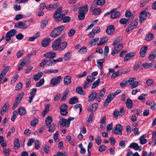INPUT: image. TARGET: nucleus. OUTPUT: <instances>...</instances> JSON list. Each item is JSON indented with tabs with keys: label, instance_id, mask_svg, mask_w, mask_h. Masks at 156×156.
<instances>
[{
	"label": "nucleus",
	"instance_id": "1",
	"mask_svg": "<svg viewBox=\"0 0 156 156\" xmlns=\"http://www.w3.org/2000/svg\"><path fill=\"white\" fill-rule=\"evenodd\" d=\"M74 119L73 117H69L68 119H66L64 118L60 119L59 123L60 127H68L70 124V121Z\"/></svg>",
	"mask_w": 156,
	"mask_h": 156
},
{
	"label": "nucleus",
	"instance_id": "2",
	"mask_svg": "<svg viewBox=\"0 0 156 156\" xmlns=\"http://www.w3.org/2000/svg\"><path fill=\"white\" fill-rule=\"evenodd\" d=\"M65 28V27L62 25L55 28L51 32L50 36L53 37H57L61 34V32L64 30Z\"/></svg>",
	"mask_w": 156,
	"mask_h": 156
},
{
	"label": "nucleus",
	"instance_id": "3",
	"mask_svg": "<svg viewBox=\"0 0 156 156\" xmlns=\"http://www.w3.org/2000/svg\"><path fill=\"white\" fill-rule=\"evenodd\" d=\"M62 80V77L61 76L54 77L51 80L50 84L53 87L56 86L60 83Z\"/></svg>",
	"mask_w": 156,
	"mask_h": 156
},
{
	"label": "nucleus",
	"instance_id": "4",
	"mask_svg": "<svg viewBox=\"0 0 156 156\" xmlns=\"http://www.w3.org/2000/svg\"><path fill=\"white\" fill-rule=\"evenodd\" d=\"M105 3V0H94L91 5L90 10L91 11L98 5H102Z\"/></svg>",
	"mask_w": 156,
	"mask_h": 156
},
{
	"label": "nucleus",
	"instance_id": "5",
	"mask_svg": "<svg viewBox=\"0 0 156 156\" xmlns=\"http://www.w3.org/2000/svg\"><path fill=\"white\" fill-rule=\"evenodd\" d=\"M17 33V31L15 29H13L9 31L6 34L5 40L9 41L11 39V37L15 36Z\"/></svg>",
	"mask_w": 156,
	"mask_h": 156
},
{
	"label": "nucleus",
	"instance_id": "6",
	"mask_svg": "<svg viewBox=\"0 0 156 156\" xmlns=\"http://www.w3.org/2000/svg\"><path fill=\"white\" fill-rule=\"evenodd\" d=\"M61 37L54 41L52 44V47L54 51H59L60 43L61 41Z\"/></svg>",
	"mask_w": 156,
	"mask_h": 156
},
{
	"label": "nucleus",
	"instance_id": "7",
	"mask_svg": "<svg viewBox=\"0 0 156 156\" xmlns=\"http://www.w3.org/2000/svg\"><path fill=\"white\" fill-rule=\"evenodd\" d=\"M122 127L119 124L116 125L115 129L112 130V132L115 134L121 135L122 134Z\"/></svg>",
	"mask_w": 156,
	"mask_h": 156
},
{
	"label": "nucleus",
	"instance_id": "8",
	"mask_svg": "<svg viewBox=\"0 0 156 156\" xmlns=\"http://www.w3.org/2000/svg\"><path fill=\"white\" fill-rule=\"evenodd\" d=\"M62 8L60 7L56 9L55 12L54 14L53 18L55 19V21H58L59 17H61L63 14H62Z\"/></svg>",
	"mask_w": 156,
	"mask_h": 156
},
{
	"label": "nucleus",
	"instance_id": "9",
	"mask_svg": "<svg viewBox=\"0 0 156 156\" xmlns=\"http://www.w3.org/2000/svg\"><path fill=\"white\" fill-rule=\"evenodd\" d=\"M68 107V106L65 104H63L60 106V114L62 115H66L67 114V109Z\"/></svg>",
	"mask_w": 156,
	"mask_h": 156
},
{
	"label": "nucleus",
	"instance_id": "10",
	"mask_svg": "<svg viewBox=\"0 0 156 156\" xmlns=\"http://www.w3.org/2000/svg\"><path fill=\"white\" fill-rule=\"evenodd\" d=\"M46 59H53L56 57V53L55 52L50 51L46 53L44 55Z\"/></svg>",
	"mask_w": 156,
	"mask_h": 156
},
{
	"label": "nucleus",
	"instance_id": "11",
	"mask_svg": "<svg viewBox=\"0 0 156 156\" xmlns=\"http://www.w3.org/2000/svg\"><path fill=\"white\" fill-rule=\"evenodd\" d=\"M9 106V102H6L4 105L1 109L0 114L1 115H3L6 113L8 110Z\"/></svg>",
	"mask_w": 156,
	"mask_h": 156
},
{
	"label": "nucleus",
	"instance_id": "12",
	"mask_svg": "<svg viewBox=\"0 0 156 156\" xmlns=\"http://www.w3.org/2000/svg\"><path fill=\"white\" fill-rule=\"evenodd\" d=\"M115 31L114 27L113 25H110L107 27L106 30V33L108 35H112Z\"/></svg>",
	"mask_w": 156,
	"mask_h": 156
},
{
	"label": "nucleus",
	"instance_id": "13",
	"mask_svg": "<svg viewBox=\"0 0 156 156\" xmlns=\"http://www.w3.org/2000/svg\"><path fill=\"white\" fill-rule=\"evenodd\" d=\"M123 48V45L122 44H118L116 47H115L113 50L112 51L111 54L114 56L116 53H118L119 51Z\"/></svg>",
	"mask_w": 156,
	"mask_h": 156
},
{
	"label": "nucleus",
	"instance_id": "14",
	"mask_svg": "<svg viewBox=\"0 0 156 156\" xmlns=\"http://www.w3.org/2000/svg\"><path fill=\"white\" fill-rule=\"evenodd\" d=\"M98 106V104L97 103H93L89 106L88 110L89 111L91 112V113H93V112L97 109Z\"/></svg>",
	"mask_w": 156,
	"mask_h": 156
},
{
	"label": "nucleus",
	"instance_id": "15",
	"mask_svg": "<svg viewBox=\"0 0 156 156\" xmlns=\"http://www.w3.org/2000/svg\"><path fill=\"white\" fill-rule=\"evenodd\" d=\"M62 20L63 23H67L70 21L71 18L69 16H65V15L63 14L61 17H59V19H58V21H60Z\"/></svg>",
	"mask_w": 156,
	"mask_h": 156
},
{
	"label": "nucleus",
	"instance_id": "16",
	"mask_svg": "<svg viewBox=\"0 0 156 156\" xmlns=\"http://www.w3.org/2000/svg\"><path fill=\"white\" fill-rule=\"evenodd\" d=\"M147 48V46H143L141 48L140 54L141 57H144L145 56Z\"/></svg>",
	"mask_w": 156,
	"mask_h": 156
},
{
	"label": "nucleus",
	"instance_id": "17",
	"mask_svg": "<svg viewBox=\"0 0 156 156\" xmlns=\"http://www.w3.org/2000/svg\"><path fill=\"white\" fill-rule=\"evenodd\" d=\"M15 27L23 29H25L27 27V25L21 21L18 22L17 24L15 25Z\"/></svg>",
	"mask_w": 156,
	"mask_h": 156
},
{
	"label": "nucleus",
	"instance_id": "18",
	"mask_svg": "<svg viewBox=\"0 0 156 156\" xmlns=\"http://www.w3.org/2000/svg\"><path fill=\"white\" fill-rule=\"evenodd\" d=\"M97 93L95 91H93L88 97V101L91 102L93 101L97 96Z\"/></svg>",
	"mask_w": 156,
	"mask_h": 156
},
{
	"label": "nucleus",
	"instance_id": "19",
	"mask_svg": "<svg viewBox=\"0 0 156 156\" xmlns=\"http://www.w3.org/2000/svg\"><path fill=\"white\" fill-rule=\"evenodd\" d=\"M146 11H144L141 12L139 15V22L140 23H142L146 18Z\"/></svg>",
	"mask_w": 156,
	"mask_h": 156
},
{
	"label": "nucleus",
	"instance_id": "20",
	"mask_svg": "<svg viewBox=\"0 0 156 156\" xmlns=\"http://www.w3.org/2000/svg\"><path fill=\"white\" fill-rule=\"evenodd\" d=\"M59 5V4L56 3L54 4H50L46 7V9L48 10H53L55 9Z\"/></svg>",
	"mask_w": 156,
	"mask_h": 156
},
{
	"label": "nucleus",
	"instance_id": "21",
	"mask_svg": "<svg viewBox=\"0 0 156 156\" xmlns=\"http://www.w3.org/2000/svg\"><path fill=\"white\" fill-rule=\"evenodd\" d=\"M88 11V6L87 5H86L80 7L78 11V12H80L85 14H86Z\"/></svg>",
	"mask_w": 156,
	"mask_h": 156
},
{
	"label": "nucleus",
	"instance_id": "22",
	"mask_svg": "<svg viewBox=\"0 0 156 156\" xmlns=\"http://www.w3.org/2000/svg\"><path fill=\"white\" fill-rule=\"evenodd\" d=\"M64 84L67 85L71 84L72 83L71 77L70 76H67L65 77L64 79Z\"/></svg>",
	"mask_w": 156,
	"mask_h": 156
},
{
	"label": "nucleus",
	"instance_id": "23",
	"mask_svg": "<svg viewBox=\"0 0 156 156\" xmlns=\"http://www.w3.org/2000/svg\"><path fill=\"white\" fill-rule=\"evenodd\" d=\"M112 12H111V15L110 17L112 19H115L119 17L120 14L118 11H115L112 10Z\"/></svg>",
	"mask_w": 156,
	"mask_h": 156
},
{
	"label": "nucleus",
	"instance_id": "24",
	"mask_svg": "<svg viewBox=\"0 0 156 156\" xmlns=\"http://www.w3.org/2000/svg\"><path fill=\"white\" fill-rule=\"evenodd\" d=\"M51 39L50 38H46L43 40L41 42V45L42 47H46L48 45L50 42Z\"/></svg>",
	"mask_w": 156,
	"mask_h": 156
},
{
	"label": "nucleus",
	"instance_id": "25",
	"mask_svg": "<svg viewBox=\"0 0 156 156\" xmlns=\"http://www.w3.org/2000/svg\"><path fill=\"white\" fill-rule=\"evenodd\" d=\"M135 55V53H129L126 54L124 58V61L126 62L133 57Z\"/></svg>",
	"mask_w": 156,
	"mask_h": 156
},
{
	"label": "nucleus",
	"instance_id": "26",
	"mask_svg": "<svg viewBox=\"0 0 156 156\" xmlns=\"http://www.w3.org/2000/svg\"><path fill=\"white\" fill-rule=\"evenodd\" d=\"M113 100L112 98V95L111 94H109L107 96V98L105 99V103L104 104V107H105L107 106L109 102Z\"/></svg>",
	"mask_w": 156,
	"mask_h": 156
},
{
	"label": "nucleus",
	"instance_id": "27",
	"mask_svg": "<svg viewBox=\"0 0 156 156\" xmlns=\"http://www.w3.org/2000/svg\"><path fill=\"white\" fill-rule=\"evenodd\" d=\"M106 118L105 116H103L101 119V121L100 122V127L101 129L104 128L106 125Z\"/></svg>",
	"mask_w": 156,
	"mask_h": 156
},
{
	"label": "nucleus",
	"instance_id": "28",
	"mask_svg": "<svg viewBox=\"0 0 156 156\" xmlns=\"http://www.w3.org/2000/svg\"><path fill=\"white\" fill-rule=\"evenodd\" d=\"M92 12L93 15L95 16H97L99 15L101 12L102 10L100 8H93Z\"/></svg>",
	"mask_w": 156,
	"mask_h": 156
},
{
	"label": "nucleus",
	"instance_id": "29",
	"mask_svg": "<svg viewBox=\"0 0 156 156\" xmlns=\"http://www.w3.org/2000/svg\"><path fill=\"white\" fill-rule=\"evenodd\" d=\"M108 37H106L101 38L99 43L97 44V46H99L105 44L108 41Z\"/></svg>",
	"mask_w": 156,
	"mask_h": 156
},
{
	"label": "nucleus",
	"instance_id": "30",
	"mask_svg": "<svg viewBox=\"0 0 156 156\" xmlns=\"http://www.w3.org/2000/svg\"><path fill=\"white\" fill-rule=\"evenodd\" d=\"M18 114H19L21 116H23L26 114V111L24 108L21 107L18 109Z\"/></svg>",
	"mask_w": 156,
	"mask_h": 156
},
{
	"label": "nucleus",
	"instance_id": "31",
	"mask_svg": "<svg viewBox=\"0 0 156 156\" xmlns=\"http://www.w3.org/2000/svg\"><path fill=\"white\" fill-rule=\"evenodd\" d=\"M131 21L129 19L121 18L120 19L119 22L122 24H128Z\"/></svg>",
	"mask_w": 156,
	"mask_h": 156
},
{
	"label": "nucleus",
	"instance_id": "32",
	"mask_svg": "<svg viewBox=\"0 0 156 156\" xmlns=\"http://www.w3.org/2000/svg\"><path fill=\"white\" fill-rule=\"evenodd\" d=\"M133 102L129 98L127 99L126 102V105L127 107L129 109L132 108L133 106Z\"/></svg>",
	"mask_w": 156,
	"mask_h": 156
},
{
	"label": "nucleus",
	"instance_id": "33",
	"mask_svg": "<svg viewBox=\"0 0 156 156\" xmlns=\"http://www.w3.org/2000/svg\"><path fill=\"white\" fill-rule=\"evenodd\" d=\"M52 121V119L51 116H47L45 120V122L46 126H48L50 125H51Z\"/></svg>",
	"mask_w": 156,
	"mask_h": 156
},
{
	"label": "nucleus",
	"instance_id": "34",
	"mask_svg": "<svg viewBox=\"0 0 156 156\" xmlns=\"http://www.w3.org/2000/svg\"><path fill=\"white\" fill-rule=\"evenodd\" d=\"M59 51H61L64 49L66 47L67 43L66 41L63 42L62 43H60Z\"/></svg>",
	"mask_w": 156,
	"mask_h": 156
},
{
	"label": "nucleus",
	"instance_id": "35",
	"mask_svg": "<svg viewBox=\"0 0 156 156\" xmlns=\"http://www.w3.org/2000/svg\"><path fill=\"white\" fill-rule=\"evenodd\" d=\"M105 61L104 58L99 59L97 60L98 64V66L100 69H102V68L103 63Z\"/></svg>",
	"mask_w": 156,
	"mask_h": 156
},
{
	"label": "nucleus",
	"instance_id": "36",
	"mask_svg": "<svg viewBox=\"0 0 156 156\" xmlns=\"http://www.w3.org/2000/svg\"><path fill=\"white\" fill-rule=\"evenodd\" d=\"M78 102V100L77 98L75 97H74L71 98L69 100V103L71 105H73L76 104Z\"/></svg>",
	"mask_w": 156,
	"mask_h": 156
},
{
	"label": "nucleus",
	"instance_id": "37",
	"mask_svg": "<svg viewBox=\"0 0 156 156\" xmlns=\"http://www.w3.org/2000/svg\"><path fill=\"white\" fill-rule=\"evenodd\" d=\"M129 147L130 148H133L135 150H137L140 148V147L138 145V144L136 143H131Z\"/></svg>",
	"mask_w": 156,
	"mask_h": 156
},
{
	"label": "nucleus",
	"instance_id": "38",
	"mask_svg": "<svg viewBox=\"0 0 156 156\" xmlns=\"http://www.w3.org/2000/svg\"><path fill=\"white\" fill-rule=\"evenodd\" d=\"M146 136V134H144L140 137L139 140L141 144H144L146 143L147 140L146 139H144Z\"/></svg>",
	"mask_w": 156,
	"mask_h": 156
},
{
	"label": "nucleus",
	"instance_id": "39",
	"mask_svg": "<svg viewBox=\"0 0 156 156\" xmlns=\"http://www.w3.org/2000/svg\"><path fill=\"white\" fill-rule=\"evenodd\" d=\"M76 91L77 93L82 95H84L85 93L83 90L82 88L80 87H77L76 89Z\"/></svg>",
	"mask_w": 156,
	"mask_h": 156
},
{
	"label": "nucleus",
	"instance_id": "40",
	"mask_svg": "<svg viewBox=\"0 0 156 156\" xmlns=\"http://www.w3.org/2000/svg\"><path fill=\"white\" fill-rule=\"evenodd\" d=\"M99 38L98 37H97L94 39H91L89 41V43L91 45V46H92L93 45H95L99 41Z\"/></svg>",
	"mask_w": 156,
	"mask_h": 156
},
{
	"label": "nucleus",
	"instance_id": "41",
	"mask_svg": "<svg viewBox=\"0 0 156 156\" xmlns=\"http://www.w3.org/2000/svg\"><path fill=\"white\" fill-rule=\"evenodd\" d=\"M55 125L52 124L48 126H46V127L49 129L48 130V132H51L54 131L55 129Z\"/></svg>",
	"mask_w": 156,
	"mask_h": 156
},
{
	"label": "nucleus",
	"instance_id": "42",
	"mask_svg": "<svg viewBox=\"0 0 156 156\" xmlns=\"http://www.w3.org/2000/svg\"><path fill=\"white\" fill-rule=\"evenodd\" d=\"M72 52L69 51L67 53H66L64 57V59L65 61H67L69 60L71 55Z\"/></svg>",
	"mask_w": 156,
	"mask_h": 156
},
{
	"label": "nucleus",
	"instance_id": "43",
	"mask_svg": "<svg viewBox=\"0 0 156 156\" xmlns=\"http://www.w3.org/2000/svg\"><path fill=\"white\" fill-rule=\"evenodd\" d=\"M100 83V79L98 78L97 80L94 82L92 84V88L94 89L97 87Z\"/></svg>",
	"mask_w": 156,
	"mask_h": 156
},
{
	"label": "nucleus",
	"instance_id": "44",
	"mask_svg": "<svg viewBox=\"0 0 156 156\" xmlns=\"http://www.w3.org/2000/svg\"><path fill=\"white\" fill-rule=\"evenodd\" d=\"M47 66H54L55 63L54 59H47Z\"/></svg>",
	"mask_w": 156,
	"mask_h": 156
},
{
	"label": "nucleus",
	"instance_id": "45",
	"mask_svg": "<svg viewBox=\"0 0 156 156\" xmlns=\"http://www.w3.org/2000/svg\"><path fill=\"white\" fill-rule=\"evenodd\" d=\"M154 63H145L142 64V66L146 69L151 68Z\"/></svg>",
	"mask_w": 156,
	"mask_h": 156
},
{
	"label": "nucleus",
	"instance_id": "46",
	"mask_svg": "<svg viewBox=\"0 0 156 156\" xmlns=\"http://www.w3.org/2000/svg\"><path fill=\"white\" fill-rule=\"evenodd\" d=\"M156 57V51H154L150 55L149 59L152 60L154 59Z\"/></svg>",
	"mask_w": 156,
	"mask_h": 156
},
{
	"label": "nucleus",
	"instance_id": "47",
	"mask_svg": "<svg viewBox=\"0 0 156 156\" xmlns=\"http://www.w3.org/2000/svg\"><path fill=\"white\" fill-rule=\"evenodd\" d=\"M38 120L37 119L34 118L33 120H32L30 122L31 126H32L34 127L38 124Z\"/></svg>",
	"mask_w": 156,
	"mask_h": 156
},
{
	"label": "nucleus",
	"instance_id": "48",
	"mask_svg": "<svg viewBox=\"0 0 156 156\" xmlns=\"http://www.w3.org/2000/svg\"><path fill=\"white\" fill-rule=\"evenodd\" d=\"M154 37V36L152 34H149L145 37V40L146 41H151Z\"/></svg>",
	"mask_w": 156,
	"mask_h": 156
},
{
	"label": "nucleus",
	"instance_id": "49",
	"mask_svg": "<svg viewBox=\"0 0 156 156\" xmlns=\"http://www.w3.org/2000/svg\"><path fill=\"white\" fill-rule=\"evenodd\" d=\"M109 51V49L108 46H105L104 49V57L105 58H107V57Z\"/></svg>",
	"mask_w": 156,
	"mask_h": 156
},
{
	"label": "nucleus",
	"instance_id": "50",
	"mask_svg": "<svg viewBox=\"0 0 156 156\" xmlns=\"http://www.w3.org/2000/svg\"><path fill=\"white\" fill-rule=\"evenodd\" d=\"M42 75L43 73L42 72L39 73L35 75L34 79L35 80H37L40 78Z\"/></svg>",
	"mask_w": 156,
	"mask_h": 156
},
{
	"label": "nucleus",
	"instance_id": "51",
	"mask_svg": "<svg viewBox=\"0 0 156 156\" xmlns=\"http://www.w3.org/2000/svg\"><path fill=\"white\" fill-rule=\"evenodd\" d=\"M58 132L57 131L53 135L54 139L56 142H58L59 140V139L58 137Z\"/></svg>",
	"mask_w": 156,
	"mask_h": 156
},
{
	"label": "nucleus",
	"instance_id": "52",
	"mask_svg": "<svg viewBox=\"0 0 156 156\" xmlns=\"http://www.w3.org/2000/svg\"><path fill=\"white\" fill-rule=\"evenodd\" d=\"M122 40V38L121 37H119L116 38L113 43L112 45L113 46H115L117 44L120 42Z\"/></svg>",
	"mask_w": 156,
	"mask_h": 156
},
{
	"label": "nucleus",
	"instance_id": "53",
	"mask_svg": "<svg viewBox=\"0 0 156 156\" xmlns=\"http://www.w3.org/2000/svg\"><path fill=\"white\" fill-rule=\"evenodd\" d=\"M87 48L84 46L82 47L78 51L79 53L81 54H84L87 52Z\"/></svg>",
	"mask_w": 156,
	"mask_h": 156
},
{
	"label": "nucleus",
	"instance_id": "54",
	"mask_svg": "<svg viewBox=\"0 0 156 156\" xmlns=\"http://www.w3.org/2000/svg\"><path fill=\"white\" fill-rule=\"evenodd\" d=\"M3 151L4 155L5 156H9L11 150L9 148L7 149L6 148H4L3 149Z\"/></svg>",
	"mask_w": 156,
	"mask_h": 156
},
{
	"label": "nucleus",
	"instance_id": "55",
	"mask_svg": "<svg viewBox=\"0 0 156 156\" xmlns=\"http://www.w3.org/2000/svg\"><path fill=\"white\" fill-rule=\"evenodd\" d=\"M92 31L95 34H97L99 33L100 31V28L98 26L94 27L92 29Z\"/></svg>",
	"mask_w": 156,
	"mask_h": 156
},
{
	"label": "nucleus",
	"instance_id": "56",
	"mask_svg": "<svg viewBox=\"0 0 156 156\" xmlns=\"http://www.w3.org/2000/svg\"><path fill=\"white\" fill-rule=\"evenodd\" d=\"M14 144L15 147L19 148L20 147L19 140L18 139H15L14 140Z\"/></svg>",
	"mask_w": 156,
	"mask_h": 156
},
{
	"label": "nucleus",
	"instance_id": "57",
	"mask_svg": "<svg viewBox=\"0 0 156 156\" xmlns=\"http://www.w3.org/2000/svg\"><path fill=\"white\" fill-rule=\"evenodd\" d=\"M24 95V93L23 92H21L18 95L16 99V101H18L20 102L22 99L23 98Z\"/></svg>",
	"mask_w": 156,
	"mask_h": 156
},
{
	"label": "nucleus",
	"instance_id": "58",
	"mask_svg": "<svg viewBox=\"0 0 156 156\" xmlns=\"http://www.w3.org/2000/svg\"><path fill=\"white\" fill-rule=\"evenodd\" d=\"M95 78L91 76H88L86 79L87 81L89 83L92 82L95 80Z\"/></svg>",
	"mask_w": 156,
	"mask_h": 156
},
{
	"label": "nucleus",
	"instance_id": "59",
	"mask_svg": "<svg viewBox=\"0 0 156 156\" xmlns=\"http://www.w3.org/2000/svg\"><path fill=\"white\" fill-rule=\"evenodd\" d=\"M134 27L135 26L133 25V24H130L128 26V27L126 29V32L127 33H128L129 31H131L134 29Z\"/></svg>",
	"mask_w": 156,
	"mask_h": 156
},
{
	"label": "nucleus",
	"instance_id": "60",
	"mask_svg": "<svg viewBox=\"0 0 156 156\" xmlns=\"http://www.w3.org/2000/svg\"><path fill=\"white\" fill-rule=\"evenodd\" d=\"M48 20L46 19L43 20L41 25V27L42 29L44 28L48 24Z\"/></svg>",
	"mask_w": 156,
	"mask_h": 156
},
{
	"label": "nucleus",
	"instance_id": "61",
	"mask_svg": "<svg viewBox=\"0 0 156 156\" xmlns=\"http://www.w3.org/2000/svg\"><path fill=\"white\" fill-rule=\"evenodd\" d=\"M86 14L79 12V15L78 16V18L80 20H83L84 19L85 17V15Z\"/></svg>",
	"mask_w": 156,
	"mask_h": 156
},
{
	"label": "nucleus",
	"instance_id": "62",
	"mask_svg": "<svg viewBox=\"0 0 156 156\" xmlns=\"http://www.w3.org/2000/svg\"><path fill=\"white\" fill-rule=\"evenodd\" d=\"M12 116L11 117V120L12 122H14L16 118L17 115H18V112L17 111H14L13 112Z\"/></svg>",
	"mask_w": 156,
	"mask_h": 156
},
{
	"label": "nucleus",
	"instance_id": "63",
	"mask_svg": "<svg viewBox=\"0 0 156 156\" xmlns=\"http://www.w3.org/2000/svg\"><path fill=\"white\" fill-rule=\"evenodd\" d=\"M44 80L43 79H41L39 81L37 82L36 84V87H40L44 83Z\"/></svg>",
	"mask_w": 156,
	"mask_h": 156
},
{
	"label": "nucleus",
	"instance_id": "64",
	"mask_svg": "<svg viewBox=\"0 0 156 156\" xmlns=\"http://www.w3.org/2000/svg\"><path fill=\"white\" fill-rule=\"evenodd\" d=\"M47 59H43L40 63V66L41 67H43L44 66L46 65L47 66Z\"/></svg>",
	"mask_w": 156,
	"mask_h": 156
}]
</instances>
